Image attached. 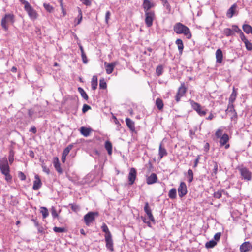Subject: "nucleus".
<instances>
[{"label": "nucleus", "mask_w": 252, "mask_h": 252, "mask_svg": "<svg viewBox=\"0 0 252 252\" xmlns=\"http://www.w3.org/2000/svg\"><path fill=\"white\" fill-rule=\"evenodd\" d=\"M174 30L175 32L178 34H183L188 39L190 38L191 37V34L189 29L187 26L180 23H176L175 25L174 26Z\"/></svg>", "instance_id": "obj_1"}, {"label": "nucleus", "mask_w": 252, "mask_h": 252, "mask_svg": "<svg viewBox=\"0 0 252 252\" xmlns=\"http://www.w3.org/2000/svg\"><path fill=\"white\" fill-rule=\"evenodd\" d=\"M190 104L193 110H194L197 114L200 116H204L206 114L207 110H202L201 105L194 101L193 100H189Z\"/></svg>", "instance_id": "obj_2"}, {"label": "nucleus", "mask_w": 252, "mask_h": 252, "mask_svg": "<svg viewBox=\"0 0 252 252\" xmlns=\"http://www.w3.org/2000/svg\"><path fill=\"white\" fill-rule=\"evenodd\" d=\"M98 215L97 212H89L84 216V219L86 224L89 226L95 220L96 216Z\"/></svg>", "instance_id": "obj_3"}, {"label": "nucleus", "mask_w": 252, "mask_h": 252, "mask_svg": "<svg viewBox=\"0 0 252 252\" xmlns=\"http://www.w3.org/2000/svg\"><path fill=\"white\" fill-rule=\"evenodd\" d=\"M0 169L2 173L6 174L9 172V167L6 157L0 160Z\"/></svg>", "instance_id": "obj_4"}, {"label": "nucleus", "mask_w": 252, "mask_h": 252, "mask_svg": "<svg viewBox=\"0 0 252 252\" xmlns=\"http://www.w3.org/2000/svg\"><path fill=\"white\" fill-rule=\"evenodd\" d=\"M179 196L182 197L187 193V186L184 182H181L178 189Z\"/></svg>", "instance_id": "obj_5"}, {"label": "nucleus", "mask_w": 252, "mask_h": 252, "mask_svg": "<svg viewBox=\"0 0 252 252\" xmlns=\"http://www.w3.org/2000/svg\"><path fill=\"white\" fill-rule=\"evenodd\" d=\"M252 250V245L249 242H244L240 247L241 252H249Z\"/></svg>", "instance_id": "obj_6"}, {"label": "nucleus", "mask_w": 252, "mask_h": 252, "mask_svg": "<svg viewBox=\"0 0 252 252\" xmlns=\"http://www.w3.org/2000/svg\"><path fill=\"white\" fill-rule=\"evenodd\" d=\"M240 172L244 179L247 180H250L251 179V173L246 168L240 169Z\"/></svg>", "instance_id": "obj_7"}, {"label": "nucleus", "mask_w": 252, "mask_h": 252, "mask_svg": "<svg viewBox=\"0 0 252 252\" xmlns=\"http://www.w3.org/2000/svg\"><path fill=\"white\" fill-rule=\"evenodd\" d=\"M136 177V171L134 168H131L130 169L128 177L129 185H132L134 183Z\"/></svg>", "instance_id": "obj_8"}, {"label": "nucleus", "mask_w": 252, "mask_h": 252, "mask_svg": "<svg viewBox=\"0 0 252 252\" xmlns=\"http://www.w3.org/2000/svg\"><path fill=\"white\" fill-rule=\"evenodd\" d=\"M105 241L106 242V247L107 248V249L110 250V251L113 252L114 251V247L112 236L105 237Z\"/></svg>", "instance_id": "obj_9"}, {"label": "nucleus", "mask_w": 252, "mask_h": 252, "mask_svg": "<svg viewBox=\"0 0 252 252\" xmlns=\"http://www.w3.org/2000/svg\"><path fill=\"white\" fill-rule=\"evenodd\" d=\"M186 92V88L184 86L182 85L178 89V93L176 96V100L178 102L180 101V98L184 96Z\"/></svg>", "instance_id": "obj_10"}, {"label": "nucleus", "mask_w": 252, "mask_h": 252, "mask_svg": "<svg viewBox=\"0 0 252 252\" xmlns=\"http://www.w3.org/2000/svg\"><path fill=\"white\" fill-rule=\"evenodd\" d=\"M42 185L40 179L37 175L35 176V180L33 182L32 189L34 190H37L41 187Z\"/></svg>", "instance_id": "obj_11"}, {"label": "nucleus", "mask_w": 252, "mask_h": 252, "mask_svg": "<svg viewBox=\"0 0 252 252\" xmlns=\"http://www.w3.org/2000/svg\"><path fill=\"white\" fill-rule=\"evenodd\" d=\"M167 155V152L165 148L162 146V143H161L159 146L158 150V157L159 160L161 159V158L164 157L166 156Z\"/></svg>", "instance_id": "obj_12"}, {"label": "nucleus", "mask_w": 252, "mask_h": 252, "mask_svg": "<svg viewBox=\"0 0 252 252\" xmlns=\"http://www.w3.org/2000/svg\"><path fill=\"white\" fill-rule=\"evenodd\" d=\"M53 164L55 168L57 171L61 174L63 172L62 169L61 167L59 159L57 157H55L53 158Z\"/></svg>", "instance_id": "obj_13"}, {"label": "nucleus", "mask_w": 252, "mask_h": 252, "mask_svg": "<svg viewBox=\"0 0 252 252\" xmlns=\"http://www.w3.org/2000/svg\"><path fill=\"white\" fill-rule=\"evenodd\" d=\"M105 67L106 68V71L108 74H111L116 65L115 63H107L106 62L104 63Z\"/></svg>", "instance_id": "obj_14"}, {"label": "nucleus", "mask_w": 252, "mask_h": 252, "mask_svg": "<svg viewBox=\"0 0 252 252\" xmlns=\"http://www.w3.org/2000/svg\"><path fill=\"white\" fill-rule=\"evenodd\" d=\"M216 62L219 63H221L222 61L223 54L222 51L220 49L217 50L216 52Z\"/></svg>", "instance_id": "obj_15"}, {"label": "nucleus", "mask_w": 252, "mask_h": 252, "mask_svg": "<svg viewBox=\"0 0 252 252\" xmlns=\"http://www.w3.org/2000/svg\"><path fill=\"white\" fill-rule=\"evenodd\" d=\"M157 181V176L156 174L152 173L147 178L146 182L148 185L154 184Z\"/></svg>", "instance_id": "obj_16"}, {"label": "nucleus", "mask_w": 252, "mask_h": 252, "mask_svg": "<svg viewBox=\"0 0 252 252\" xmlns=\"http://www.w3.org/2000/svg\"><path fill=\"white\" fill-rule=\"evenodd\" d=\"M154 6V4L152 3L149 0H144L143 6L144 9L147 11L149 9H150L152 7Z\"/></svg>", "instance_id": "obj_17"}, {"label": "nucleus", "mask_w": 252, "mask_h": 252, "mask_svg": "<svg viewBox=\"0 0 252 252\" xmlns=\"http://www.w3.org/2000/svg\"><path fill=\"white\" fill-rule=\"evenodd\" d=\"M126 123L127 126L129 128V129L131 130L134 131L135 130L134 123L131 119L126 118Z\"/></svg>", "instance_id": "obj_18"}, {"label": "nucleus", "mask_w": 252, "mask_h": 252, "mask_svg": "<svg viewBox=\"0 0 252 252\" xmlns=\"http://www.w3.org/2000/svg\"><path fill=\"white\" fill-rule=\"evenodd\" d=\"M229 140V137L227 134H224L220 137V143L221 146H223L226 144Z\"/></svg>", "instance_id": "obj_19"}, {"label": "nucleus", "mask_w": 252, "mask_h": 252, "mask_svg": "<svg viewBox=\"0 0 252 252\" xmlns=\"http://www.w3.org/2000/svg\"><path fill=\"white\" fill-rule=\"evenodd\" d=\"M80 133L85 137L88 136L91 132V129L85 127H81L80 129Z\"/></svg>", "instance_id": "obj_20"}, {"label": "nucleus", "mask_w": 252, "mask_h": 252, "mask_svg": "<svg viewBox=\"0 0 252 252\" xmlns=\"http://www.w3.org/2000/svg\"><path fill=\"white\" fill-rule=\"evenodd\" d=\"M236 9L237 5L236 4H233L227 11V15L228 16H233L236 13Z\"/></svg>", "instance_id": "obj_21"}, {"label": "nucleus", "mask_w": 252, "mask_h": 252, "mask_svg": "<svg viewBox=\"0 0 252 252\" xmlns=\"http://www.w3.org/2000/svg\"><path fill=\"white\" fill-rule=\"evenodd\" d=\"M92 88L95 90L97 86V77L96 76H93L91 81Z\"/></svg>", "instance_id": "obj_22"}, {"label": "nucleus", "mask_w": 252, "mask_h": 252, "mask_svg": "<svg viewBox=\"0 0 252 252\" xmlns=\"http://www.w3.org/2000/svg\"><path fill=\"white\" fill-rule=\"evenodd\" d=\"M105 148L108 151L109 155H111L112 152V145L111 143L109 141H106L105 143Z\"/></svg>", "instance_id": "obj_23"}, {"label": "nucleus", "mask_w": 252, "mask_h": 252, "mask_svg": "<svg viewBox=\"0 0 252 252\" xmlns=\"http://www.w3.org/2000/svg\"><path fill=\"white\" fill-rule=\"evenodd\" d=\"M101 229L105 233L104 236L105 237L112 236L107 226L105 223L103 224L102 226H101Z\"/></svg>", "instance_id": "obj_24"}, {"label": "nucleus", "mask_w": 252, "mask_h": 252, "mask_svg": "<svg viewBox=\"0 0 252 252\" xmlns=\"http://www.w3.org/2000/svg\"><path fill=\"white\" fill-rule=\"evenodd\" d=\"M187 178L189 183L192 182L193 179V171L191 169H189L187 172Z\"/></svg>", "instance_id": "obj_25"}, {"label": "nucleus", "mask_w": 252, "mask_h": 252, "mask_svg": "<svg viewBox=\"0 0 252 252\" xmlns=\"http://www.w3.org/2000/svg\"><path fill=\"white\" fill-rule=\"evenodd\" d=\"M236 96H237V92L235 90L234 88H233V92L231 93V94L230 96V97L229 98V102H230V104L233 103L234 102V101L236 99Z\"/></svg>", "instance_id": "obj_26"}, {"label": "nucleus", "mask_w": 252, "mask_h": 252, "mask_svg": "<svg viewBox=\"0 0 252 252\" xmlns=\"http://www.w3.org/2000/svg\"><path fill=\"white\" fill-rule=\"evenodd\" d=\"M176 44L178 45V49L180 53H182L183 50L184 45L183 41L180 39H178L176 41Z\"/></svg>", "instance_id": "obj_27"}, {"label": "nucleus", "mask_w": 252, "mask_h": 252, "mask_svg": "<svg viewBox=\"0 0 252 252\" xmlns=\"http://www.w3.org/2000/svg\"><path fill=\"white\" fill-rule=\"evenodd\" d=\"M243 29L247 33H252V28L249 25H244L243 26Z\"/></svg>", "instance_id": "obj_28"}, {"label": "nucleus", "mask_w": 252, "mask_h": 252, "mask_svg": "<svg viewBox=\"0 0 252 252\" xmlns=\"http://www.w3.org/2000/svg\"><path fill=\"white\" fill-rule=\"evenodd\" d=\"M176 189L173 188L169 192L168 196L171 199H174L176 197Z\"/></svg>", "instance_id": "obj_29"}, {"label": "nucleus", "mask_w": 252, "mask_h": 252, "mask_svg": "<svg viewBox=\"0 0 252 252\" xmlns=\"http://www.w3.org/2000/svg\"><path fill=\"white\" fill-rule=\"evenodd\" d=\"M78 92L81 94L82 97L85 100H88V95L86 93V92L84 91V90L81 87H79L78 88Z\"/></svg>", "instance_id": "obj_30"}, {"label": "nucleus", "mask_w": 252, "mask_h": 252, "mask_svg": "<svg viewBox=\"0 0 252 252\" xmlns=\"http://www.w3.org/2000/svg\"><path fill=\"white\" fill-rule=\"evenodd\" d=\"M217 244V242L214 240H210L207 242L205 244V247L207 248H213Z\"/></svg>", "instance_id": "obj_31"}, {"label": "nucleus", "mask_w": 252, "mask_h": 252, "mask_svg": "<svg viewBox=\"0 0 252 252\" xmlns=\"http://www.w3.org/2000/svg\"><path fill=\"white\" fill-rule=\"evenodd\" d=\"M156 104L159 110H161L163 107L162 100L160 98H157L156 101Z\"/></svg>", "instance_id": "obj_32"}, {"label": "nucleus", "mask_w": 252, "mask_h": 252, "mask_svg": "<svg viewBox=\"0 0 252 252\" xmlns=\"http://www.w3.org/2000/svg\"><path fill=\"white\" fill-rule=\"evenodd\" d=\"M25 10L28 12L29 16H34V11L33 8L31 6L30 4L29 3V5L28 7H24Z\"/></svg>", "instance_id": "obj_33"}, {"label": "nucleus", "mask_w": 252, "mask_h": 252, "mask_svg": "<svg viewBox=\"0 0 252 252\" xmlns=\"http://www.w3.org/2000/svg\"><path fill=\"white\" fill-rule=\"evenodd\" d=\"M40 212L42 214L43 218H46L49 215L48 210L46 207H41Z\"/></svg>", "instance_id": "obj_34"}, {"label": "nucleus", "mask_w": 252, "mask_h": 252, "mask_svg": "<svg viewBox=\"0 0 252 252\" xmlns=\"http://www.w3.org/2000/svg\"><path fill=\"white\" fill-rule=\"evenodd\" d=\"M145 21L147 26L148 27H150L152 26L153 23V17H146Z\"/></svg>", "instance_id": "obj_35"}, {"label": "nucleus", "mask_w": 252, "mask_h": 252, "mask_svg": "<svg viewBox=\"0 0 252 252\" xmlns=\"http://www.w3.org/2000/svg\"><path fill=\"white\" fill-rule=\"evenodd\" d=\"M224 33L227 36H231L234 34L233 30L229 28H226L224 30Z\"/></svg>", "instance_id": "obj_36"}, {"label": "nucleus", "mask_w": 252, "mask_h": 252, "mask_svg": "<svg viewBox=\"0 0 252 252\" xmlns=\"http://www.w3.org/2000/svg\"><path fill=\"white\" fill-rule=\"evenodd\" d=\"M44 7L45 9L49 12H52L54 10V8L49 3H44Z\"/></svg>", "instance_id": "obj_37"}, {"label": "nucleus", "mask_w": 252, "mask_h": 252, "mask_svg": "<svg viewBox=\"0 0 252 252\" xmlns=\"http://www.w3.org/2000/svg\"><path fill=\"white\" fill-rule=\"evenodd\" d=\"M53 230L57 233H63L66 231V229L64 227H54Z\"/></svg>", "instance_id": "obj_38"}, {"label": "nucleus", "mask_w": 252, "mask_h": 252, "mask_svg": "<svg viewBox=\"0 0 252 252\" xmlns=\"http://www.w3.org/2000/svg\"><path fill=\"white\" fill-rule=\"evenodd\" d=\"M72 145H70L68 146L66 148L64 149L62 154L63 155L67 156V155L69 154V153L70 151L71 150V149H72Z\"/></svg>", "instance_id": "obj_39"}, {"label": "nucleus", "mask_w": 252, "mask_h": 252, "mask_svg": "<svg viewBox=\"0 0 252 252\" xmlns=\"http://www.w3.org/2000/svg\"><path fill=\"white\" fill-rule=\"evenodd\" d=\"M224 193V191L223 190H220V191H218L217 192H215L214 193V196L215 198H218V199H219L220 198L221 196H222V193Z\"/></svg>", "instance_id": "obj_40"}, {"label": "nucleus", "mask_w": 252, "mask_h": 252, "mask_svg": "<svg viewBox=\"0 0 252 252\" xmlns=\"http://www.w3.org/2000/svg\"><path fill=\"white\" fill-rule=\"evenodd\" d=\"M160 0L162 1L164 6L165 7L168 11H170L171 7H170V5L169 3H168V1L167 0Z\"/></svg>", "instance_id": "obj_41"}, {"label": "nucleus", "mask_w": 252, "mask_h": 252, "mask_svg": "<svg viewBox=\"0 0 252 252\" xmlns=\"http://www.w3.org/2000/svg\"><path fill=\"white\" fill-rule=\"evenodd\" d=\"M107 85L106 83L104 81V79H100L99 81V87L101 89H105L106 88Z\"/></svg>", "instance_id": "obj_42"}, {"label": "nucleus", "mask_w": 252, "mask_h": 252, "mask_svg": "<svg viewBox=\"0 0 252 252\" xmlns=\"http://www.w3.org/2000/svg\"><path fill=\"white\" fill-rule=\"evenodd\" d=\"M8 17H3V18L1 20V26L5 29H7V27H6V22H7V19Z\"/></svg>", "instance_id": "obj_43"}, {"label": "nucleus", "mask_w": 252, "mask_h": 252, "mask_svg": "<svg viewBox=\"0 0 252 252\" xmlns=\"http://www.w3.org/2000/svg\"><path fill=\"white\" fill-rule=\"evenodd\" d=\"M246 48L248 50H252V44L248 40L244 42Z\"/></svg>", "instance_id": "obj_44"}, {"label": "nucleus", "mask_w": 252, "mask_h": 252, "mask_svg": "<svg viewBox=\"0 0 252 252\" xmlns=\"http://www.w3.org/2000/svg\"><path fill=\"white\" fill-rule=\"evenodd\" d=\"M163 68L161 66H158L156 68V73L158 76L160 75L162 73Z\"/></svg>", "instance_id": "obj_45"}, {"label": "nucleus", "mask_w": 252, "mask_h": 252, "mask_svg": "<svg viewBox=\"0 0 252 252\" xmlns=\"http://www.w3.org/2000/svg\"><path fill=\"white\" fill-rule=\"evenodd\" d=\"M144 211H145L147 215H148L149 213H152L149 207V204L147 202L146 203L145 206H144Z\"/></svg>", "instance_id": "obj_46"}, {"label": "nucleus", "mask_w": 252, "mask_h": 252, "mask_svg": "<svg viewBox=\"0 0 252 252\" xmlns=\"http://www.w3.org/2000/svg\"><path fill=\"white\" fill-rule=\"evenodd\" d=\"M231 30H233V32L234 33V32H241V30L237 26L234 25L232 26Z\"/></svg>", "instance_id": "obj_47"}, {"label": "nucleus", "mask_w": 252, "mask_h": 252, "mask_svg": "<svg viewBox=\"0 0 252 252\" xmlns=\"http://www.w3.org/2000/svg\"><path fill=\"white\" fill-rule=\"evenodd\" d=\"M80 1L84 5L86 6H90L91 4V1L90 0H80Z\"/></svg>", "instance_id": "obj_48"}, {"label": "nucleus", "mask_w": 252, "mask_h": 252, "mask_svg": "<svg viewBox=\"0 0 252 252\" xmlns=\"http://www.w3.org/2000/svg\"><path fill=\"white\" fill-rule=\"evenodd\" d=\"M220 236H221L220 232H218V233H216L214 236V238L215 239L214 241H215L216 242L218 241L220 239Z\"/></svg>", "instance_id": "obj_49"}, {"label": "nucleus", "mask_w": 252, "mask_h": 252, "mask_svg": "<svg viewBox=\"0 0 252 252\" xmlns=\"http://www.w3.org/2000/svg\"><path fill=\"white\" fill-rule=\"evenodd\" d=\"M222 134V131L221 129H219L216 132L215 135L218 138H220L222 136H221Z\"/></svg>", "instance_id": "obj_50"}, {"label": "nucleus", "mask_w": 252, "mask_h": 252, "mask_svg": "<svg viewBox=\"0 0 252 252\" xmlns=\"http://www.w3.org/2000/svg\"><path fill=\"white\" fill-rule=\"evenodd\" d=\"M91 109V107L87 104H84L82 108V112L85 113L88 110Z\"/></svg>", "instance_id": "obj_51"}, {"label": "nucleus", "mask_w": 252, "mask_h": 252, "mask_svg": "<svg viewBox=\"0 0 252 252\" xmlns=\"http://www.w3.org/2000/svg\"><path fill=\"white\" fill-rule=\"evenodd\" d=\"M14 161V154L12 151L10 152L9 156V161L10 163H12Z\"/></svg>", "instance_id": "obj_52"}, {"label": "nucleus", "mask_w": 252, "mask_h": 252, "mask_svg": "<svg viewBox=\"0 0 252 252\" xmlns=\"http://www.w3.org/2000/svg\"><path fill=\"white\" fill-rule=\"evenodd\" d=\"M18 177L21 180H25L26 179V176L25 174L22 172H19L18 173Z\"/></svg>", "instance_id": "obj_53"}, {"label": "nucleus", "mask_w": 252, "mask_h": 252, "mask_svg": "<svg viewBox=\"0 0 252 252\" xmlns=\"http://www.w3.org/2000/svg\"><path fill=\"white\" fill-rule=\"evenodd\" d=\"M43 171L47 173V174H49L50 173V170L49 169L44 165H42V166Z\"/></svg>", "instance_id": "obj_54"}, {"label": "nucleus", "mask_w": 252, "mask_h": 252, "mask_svg": "<svg viewBox=\"0 0 252 252\" xmlns=\"http://www.w3.org/2000/svg\"><path fill=\"white\" fill-rule=\"evenodd\" d=\"M227 111H230V112L234 111L233 103L230 104V102H229V104L228 106Z\"/></svg>", "instance_id": "obj_55"}, {"label": "nucleus", "mask_w": 252, "mask_h": 252, "mask_svg": "<svg viewBox=\"0 0 252 252\" xmlns=\"http://www.w3.org/2000/svg\"><path fill=\"white\" fill-rule=\"evenodd\" d=\"M82 59L84 63H87V57L85 54V53H83L81 54Z\"/></svg>", "instance_id": "obj_56"}, {"label": "nucleus", "mask_w": 252, "mask_h": 252, "mask_svg": "<svg viewBox=\"0 0 252 252\" xmlns=\"http://www.w3.org/2000/svg\"><path fill=\"white\" fill-rule=\"evenodd\" d=\"M240 38L241 40L244 42V43L248 40L242 32H240Z\"/></svg>", "instance_id": "obj_57"}, {"label": "nucleus", "mask_w": 252, "mask_h": 252, "mask_svg": "<svg viewBox=\"0 0 252 252\" xmlns=\"http://www.w3.org/2000/svg\"><path fill=\"white\" fill-rule=\"evenodd\" d=\"M3 175L5 176V180L7 181L10 180L11 179V177L9 174V172H8L7 173H2Z\"/></svg>", "instance_id": "obj_58"}, {"label": "nucleus", "mask_w": 252, "mask_h": 252, "mask_svg": "<svg viewBox=\"0 0 252 252\" xmlns=\"http://www.w3.org/2000/svg\"><path fill=\"white\" fill-rule=\"evenodd\" d=\"M19 1L24 5V7H28L29 5V2L25 0H19Z\"/></svg>", "instance_id": "obj_59"}, {"label": "nucleus", "mask_w": 252, "mask_h": 252, "mask_svg": "<svg viewBox=\"0 0 252 252\" xmlns=\"http://www.w3.org/2000/svg\"><path fill=\"white\" fill-rule=\"evenodd\" d=\"M147 216H148V218L149 219V220H151L152 221H155L154 218L153 216L152 213H149V214L147 215Z\"/></svg>", "instance_id": "obj_60"}, {"label": "nucleus", "mask_w": 252, "mask_h": 252, "mask_svg": "<svg viewBox=\"0 0 252 252\" xmlns=\"http://www.w3.org/2000/svg\"><path fill=\"white\" fill-rule=\"evenodd\" d=\"M71 208L73 210L75 211H77L78 210H79V207L76 205H72Z\"/></svg>", "instance_id": "obj_61"}, {"label": "nucleus", "mask_w": 252, "mask_h": 252, "mask_svg": "<svg viewBox=\"0 0 252 252\" xmlns=\"http://www.w3.org/2000/svg\"><path fill=\"white\" fill-rule=\"evenodd\" d=\"M214 117V116L213 114L211 113L209 116L206 118V119L207 120H211L212 119H213V118Z\"/></svg>", "instance_id": "obj_62"}, {"label": "nucleus", "mask_w": 252, "mask_h": 252, "mask_svg": "<svg viewBox=\"0 0 252 252\" xmlns=\"http://www.w3.org/2000/svg\"><path fill=\"white\" fill-rule=\"evenodd\" d=\"M30 131L32 132L33 133H35L36 132V129L35 127H32L30 129Z\"/></svg>", "instance_id": "obj_63"}, {"label": "nucleus", "mask_w": 252, "mask_h": 252, "mask_svg": "<svg viewBox=\"0 0 252 252\" xmlns=\"http://www.w3.org/2000/svg\"><path fill=\"white\" fill-rule=\"evenodd\" d=\"M52 215L54 217H56L58 216L57 213L54 209H53L52 211Z\"/></svg>", "instance_id": "obj_64"}]
</instances>
